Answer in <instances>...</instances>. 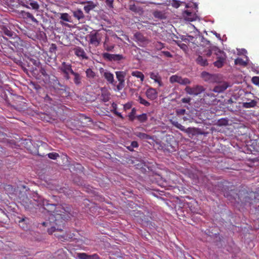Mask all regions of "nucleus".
<instances>
[{
	"label": "nucleus",
	"instance_id": "obj_1",
	"mask_svg": "<svg viewBox=\"0 0 259 259\" xmlns=\"http://www.w3.org/2000/svg\"><path fill=\"white\" fill-rule=\"evenodd\" d=\"M41 205L46 210L50 212L49 220L42 223L44 226L47 227L49 225L51 226L48 230L49 234H52L55 230L62 231L65 222L63 218V215L60 213L62 212L60 210L62 207L60 205L50 203L49 200L47 199L42 200Z\"/></svg>",
	"mask_w": 259,
	"mask_h": 259
},
{
	"label": "nucleus",
	"instance_id": "obj_2",
	"mask_svg": "<svg viewBox=\"0 0 259 259\" xmlns=\"http://www.w3.org/2000/svg\"><path fill=\"white\" fill-rule=\"evenodd\" d=\"M224 195L228 200L235 202L238 204L244 206H251L254 205L255 206L259 203V191L257 192H248L245 189L234 191L231 189L230 191H224Z\"/></svg>",
	"mask_w": 259,
	"mask_h": 259
},
{
	"label": "nucleus",
	"instance_id": "obj_3",
	"mask_svg": "<svg viewBox=\"0 0 259 259\" xmlns=\"http://www.w3.org/2000/svg\"><path fill=\"white\" fill-rule=\"evenodd\" d=\"M212 55V51L210 49L205 50L203 54L199 55L195 60L196 63L201 66H208L207 58Z\"/></svg>",
	"mask_w": 259,
	"mask_h": 259
},
{
	"label": "nucleus",
	"instance_id": "obj_4",
	"mask_svg": "<svg viewBox=\"0 0 259 259\" xmlns=\"http://www.w3.org/2000/svg\"><path fill=\"white\" fill-rule=\"evenodd\" d=\"M215 54L217 55V60L213 62V65L218 68H222L226 61V55L224 52L221 50H219L215 53Z\"/></svg>",
	"mask_w": 259,
	"mask_h": 259
},
{
	"label": "nucleus",
	"instance_id": "obj_5",
	"mask_svg": "<svg viewBox=\"0 0 259 259\" xmlns=\"http://www.w3.org/2000/svg\"><path fill=\"white\" fill-rule=\"evenodd\" d=\"M134 37L135 40L138 43L140 46L145 47L150 42V40L144 36L141 32H137L135 33Z\"/></svg>",
	"mask_w": 259,
	"mask_h": 259
},
{
	"label": "nucleus",
	"instance_id": "obj_6",
	"mask_svg": "<svg viewBox=\"0 0 259 259\" xmlns=\"http://www.w3.org/2000/svg\"><path fill=\"white\" fill-rule=\"evenodd\" d=\"M185 90L189 95L196 96L203 92L204 89L202 86L197 85L193 87L187 86Z\"/></svg>",
	"mask_w": 259,
	"mask_h": 259
},
{
	"label": "nucleus",
	"instance_id": "obj_7",
	"mask_svg": "<svg viewBox=\"0 0 259 259\" xmlns=\"http://www.w3.org/2000/svg\"><path fill=\"white\" fill-rule=\"evenodd\" d=\"M103 58L108 61H119L122 60L124 57L120 54H111L108 53L102 54Z\"/></svg>",
	"mask_w": 259,
	"mask_h": 259
},
{
	"label": "nucleus",
	"instance_id": "obj_8",
	"mask_svg": "<svg viewBox=\"0 0 259 259\" xmlns=\"http://www.w3.org/2000/svg\"><path fill=\"white\" fill-rule=\"evenodd\" d=\"M99 34L98 33L97 31H92L89 35V42L91 44L97 47L98 46L100 42L101 39L99 37Z\"/></svg>",
	"mask_w": 259,
	"mask_h": 259
},
{
	"label": "nucleus",
	"instance_id": "obj_9",
	"mask_svg": "<svg viewBox=\"0 0 259 259\" xmlns=\"http://www.w3.org/2000/svg\"><path fill=\"white\" fill-rule=\"evenodd\" d=\"M74 54L81 60H88L89 57L84 49L80 47H75L73 49Z\"/></svg>",
	"mask_w": 259,
	"mask_h": 259
},
{
	"label": "nucleus",
	"instance_id": "obj_10",
	"mask_svg": "<svg viewBox=\"0 0 259 259\" xmlns=\"http://www.w3.org/2000/svg\"><path fill=\"white\" fill-rule=\"evenodd\" d=\"M229 86V83L227 82H221L214 87L212 91L215 93H221L225 91Z\"/></svg>",
	"mask_w": 259,
	"mask_h": 259
},
{
	"label": "nucleus",
	"instance_id": "obj_11",
	"mask_svg": "<svg viewBox=\"0 0 259 259\" xmlns=\"http://www.w3.org/2000/svg\"><path fill=\"white\" fill-rule=\"evenodd\" d=\"M80 4H87L83 7V10L85 13L89 14L91 10H94L97 6V5L93 1H84L80 3Z\"/></svg>",
	"mask_w": 259,
	"mask_h": 259
},
{
	"label": "nucleus",
	"instance_id": "obj_12",
	"mask_svg": "<svg viewBox=\"0 0 259 259\" xmlns=\"http://www.w3.org/2000/svg\"><path fill=\"white\" fill-rule=\"evenodd\" d=\"M201 77L203 79L209 82H213L217 81V76L216 74H210L207 72L203 71L201 73Z\"/></svg>",
	"mask_w": 259,
	"mask_h": 259
},
{
	"label": "nucleus",
	"instance_id": "obj_13",
	"mask_svg": "<svg viewBox=\"0 0 259 259\" xmlns=\"http://www.w3.org/2000/svg\"><path fill=\"white\" fill-rule=\"evenodd\" d=\"M59 69L63 73H70V74L74 71L72 68L71 64L63 62L61 65L59 67Z\"/></svg>",
	"mask_w": 259,
	"mask_h": 259
},
{
	"label": "nucleus",
	"instance_id": "obj_14",
	"mask_svg": "<svg viewBox=\"0 0 259 259\" xmlns=\"http://www.w3.org/2000/svg\"><path fill=\"white\" fill-rule=\"evenodd\" d=\"M149 76L151 79L153 80L155 82H156L158 84L159 87L163 86L161 77L159 75L158 72L157 71L150 72Z\"/></svg>",
	"mask_w": 259,
	"mask_h": 259
},
{
	"label": "nucleus",
	"instance_id": "obj_15",
	"mask_svg": "<svg viewBox=\"0 0 259 259\" xmlns=\"http://www.w3.org/2000/svg\"><path fill=\"white\" fill-rule=\"evenodd\" d=\"M146 95L149 99L154 100L157 98L158 92L155 89L150 88L147 90Z\"/></svg>",
	"mask_w": 259,
	"mask_h": 259
},
{
	"label": "nucleus",
	"instance_id": "obj_16",
	"mask_svg": "<svg viewBox=\"0 0 259 259\" xmlns=\"http://www.w3.org/2000/svg\"><path fill=\"white\" fill-rule=\"evenodd\" d=\"M26 3L27 5H24V6L28 9L31 8L33 10L37 11L39 9V5L38 3L33 0H28L26 1Z\"/></svg>",
	"mask_w": 259,
	"mask_h": 259
},
{
	"label": "nucleus",
	"instance_id": "obj_17",
	"mask_svg": "<svg viewBox=\"0 0 259 259\" xmlns=\"http://www.w3.org/2000/svg\"><path fill=\"white\" fill-rule=\"evenodd\" d=\"M71 75H73V82L76 85H79L81 83V76L80 74L77 72H75L74 71L71 74Z\"/></svg>",
	"mask_w": 259,
	"mask_h": 259
},
{
	"label": "nucleus",
	"instance_id": "obj_18",
	"mask_svg": "<svg viewBox=\"0 0 259 259\" xmlns=\"http://www.w3.org/2000/svg\"><path fill=\"white\" fill-rule=\"evenodd\" d=\"M183 15L185 19L189 21H193L195 20V15L188 10L184 11Z\"/></svg>",
	"mask_w": 259,
	"mask_h": 259
},
{
	"label": "nucleus",
	"instance_id": "obj_19",
	"mask_svg": "<svg viewBox=\"0 0 259 259\" xmlns=\"http://www.w3.org/2000/svg\"><path fill=\"white\" fill-rule=\"evenodd\" d=\"M103 76L109 83L114 84V75L112 73L110 72L106 71L104 73Z\"/></svg>",
	"mask_w": 259,
	"mask_h": 259
},
{
	"label": "nucleus",
	"instance_id": "obj_20",
	"mask_svg": "<svg viewBox=\"0 0 259 259\" xmlns=\"http://www.w3.org/2000/svg\"><path fill=\"white\" fill-rule=\"evenodd\" d=\"M131 75L133 76L137 77V78H139L141 82H143V81L144 80V78H145L144 75L141 71H137V70L133 71L131 72Z\"/></svg>",
	"mask_w": 259,
	"mask_h": 259
},
{
	"label": "nucleus",
	"instance_id": "obj_21",
	"mask_svg": "<svg viewBox=\"0 0 259 259\" xmlns=\"http://www.w3.org/2000/svg\"><path fill=\"white\" fill-rule=\"evenodd\" d=\"M73 16L77 20H80L84 18V15L83 12L80 9H77L73 12Z\"/></svg>",
	"mask_w": 259,
	"mask_h": 259
},
{
	"label": "nucleus",
	"instance_id": "obj_22",
	"mask_svg": "<svg viewBox=\"0 0 259 259\" xmlns=\"http://www.w3.org/2000/svg\"><path fill=\"white\" fill-rule=\"evenodd\" d=\"M135 135L141 140H152V139H153L152 137L151 136H150L147 134L144 133L136 132L135 133Z\"/></svg>",
	"mask_w": 259,
	"mask_h": 259
},
{
	"label": "nucleus",
	"instance_id": "obj_23",
	"mask_svg": "<svg viewBox=\"0 0 259 259\" xmlns=\"http://www.w3.org/2000/svg\"><path fill=\"white\" fill-rule=\"evenodd\" d=\"M23 16L24 18L27 19H30L31 20L32 22L37 23L38 21L36 20V19L33 16V15L28 12H24L23 13Z\"/></svg>",
	"mask_w": 259,
	"mask_h": 259
},
{
	"label": "nucleus",
	"instance_id": "obj_24",
	"mask_svg": "<svg viewBox=\"0 0 259 259\" xmlns=\"http://www.w3.org/2000/svg\"><path fill=\"white\" fill-rule=\"evenodd\" d=\"M153 15L155 18L159 19H165L166 18L165 13L158 10L153 12Z\"/></svg>",
	"mask_w": 259,
	"mask_h": 259
},
{
	"label": "nucleus",
	"instance_id": "obj_25",
	"mask_svg": "<svg viewBox=\"0 0 259 259\" xmlns=\"http://www.w3.org/2000/svg\"><path fill=\"white\" fill-rule=\"evenodd\" d=\"M116 78L119 82H125L124 77L125 73L123 71H116L115 72Z\"/></svg>",
	"mask_w": 259,
	"mask_h": 259
},
{
	"label": "nucleus",
	"instance_id": "obj_26",
	"mask_svg": "<svg viewBox=\"0 0 259 259\" xmlns=\"http://www.w3.org/2000/svg\"><path fill=\"white\" fill-rule=\"evenodd\" d=\"M74 235L72 234H65L63 235H60L59 236V239L61 241H64L65 240H71L73 239Z\"/></svg>",
	"mask_w": 259,
	"mask_h": 259
},
{
	"label": "nucleus",
	"instance_id": "obj_27",
	"mask_svg": "<svg viewBox=\"0 0 259 259\" xmlns=\"http://www.w3.org/2000/svg\"><path fill=\"white\" fill-rule=\"evenodd\" d=\"M15 106V108L19 111L23 110L27 107L26 103L23 101H21L19 103L16 102V105Z\"/></svg>",
	"mask_w": 259,
	"mask_h": 259
},
{
	"label": "nucleus",
	"instance_id": "obj_28",
	"mask_svg": "<svg viewBox=\"0 0 259 259\" xmlns=\"http://www.w3.org/2000/svg\"><path fill=\"white\" fill-rule=\"evenodd\" d=\"M257 102L254 100L249 102L243 103V107L246 108L254 107L256 106Z\"/></svg>",
	"mask_w": 259,
	"mask_h": 259
},
{
	"label": "nucleus",
	"instance_id": "obj_29",
	"mask_svg": "<svg viewBox=\"0 0 259 259\" xmlns=\"http://www.w3.org/2000/svg\"><path fill=\"white\" fill-rule=\"evenodd\" d=\"M153 47L157 51L161 50L165 47V44L160 41L154 42L153 43Z\"/></svg>",
	"mask_w": 259,
	"mask_h": 259
},
{
	"label": "nucleus",
	"instance_id": "obj_30",
	"mask_svg": "<svg viewBox=\"0 0 259 259\" xmlns=\"http://www.w3.org/2000/svg\"><path fill=\"white\" fill-rule=\"evenodd\" d=\"M87 77L90 78H93L96 76L95 72L92 69L88 68L85 71Z\"/></svg>",
	"mask_w": 259,
	"mask_h": 259
},
{
	"label": "nucleus",
	"instance_id": "obj_31",
	"mask_svg": "<svg viewBox=\"0 0 259 259\" xmlns=\"http://www.w3.org/2000/svg\"><path fill=\"white\" fill-rule=\"evenodd\" d=\"M137 101L141 104L148 107L150 105V103L146 101L145 99H143L141 96H139L138 97Z\"/></svg>",
	"mask_w": 259,
	"mask_h": 259
},
{
	"label": "nucleus",
	"instance_id": "obj_32",
	"mask_svg": "<svg viewBox=\"0 0 259 259\" xmlns=\"http://www.w3.org/2000/svg\"><path fill=\"white\" fill-rule=\"evenodd\" d=\"M235 63L236 65H239L243 66H246L247 63L241 58H237L235 60Z\"/></svg>",
	"mask_w": 259,
	"mask_h": 259
},
{
	"label": "nucleus",
	"instance_id": "obj_33",
	"mask_svg": "<svg viewBox=\"0 0 259 259\" xmlns=\"http://www.w3.org/2000/svg\"><path fill=\"white\" fill-rule=\"evenodd\" d=\"M103 47L104 49L108 52H112L114 48V45H109L106 42L104 43Z\"/></svg>",
	"mask_w": 259,
	"mask_h": 259
},
{
	"label": "nucleus",
	"instance_id": "obj_34",
	"mask_svg": "<svg viewBox=\"0 0 259 259\" xmlns=\"http://www.w3.org/2000/svg\"><path fill=\"white\" fill-rule=\"evenodd\" d=\"M172 125L176 127L179 128L181 131L184 132L185 131V127L181 124L179 123L178 121H172Z\"/></svg>",
	"mask_w": 259,
	"mask_h": 259
},
{
	"label": "nucleus",
	"instance_id": "obj_35",
	"mask_svg": "<svg viewBox=\"0 0 259 259\" xmlns=\"http://www.w3.org/2000/svg\"><path fill=\"white\" fill-rule=\"evenodd\" d=\"M138 120L140 122H144L147 120V116L145 113H143L141 115H139L137 116Z\"/></svg>",
	"mask_w": 259,
	"mask_h": 259
},
{
	"label": "nucleus",
	"instance_id": "obj_36",
	"mask_svg": "<svg viewBox=\"0 0 259 259\" xmlns=\"http://www.w3.org/2000/svg\"><path fill=\"white\" fill-rule=\"evenodd\" d=\"M70 16L68 13H65L61 14L60 19L65 21L70 22Z\"/></svg>",
	"mask_w": 259,
	"mask_h": 259
},
{
	"label": "nucleus",
	"instance_id": "obj_37",
	"mask_svg": "<svg viewBox=\"0 0 259 259\" xmlns=\"http://www.w3.org/2000/svg\"><path fill=\"white\" fill-rule=\"evenodd\" d=\"M179 80L180 81H179L178 83L181 84H183V85H186L188 84H190L191 82L190 80L188 78H182V77H180Z\"/></svg>",
	"mask_w": 259,
	"mask_h": 259
},
{
	"label": "nucleus",
	"instance_id": "obj_38",
	"mask_svg": "<svg viewBox=\"0 0 259 259\" xmlns=\"http://www.w3.org/2000/svg\"><path fill=\"white\" fill-rule=\"evenodd\" d=\"M2 30H3L4 33L6 35H7L9 37H12L13 36V32L12 31H11L10 30L8 29L6 27H3Z\"/></svg>",
	"mask_w": 259,
	"mask_h": 259
},
{
	"label": "nucleus",
	"instance_id": "obj_39",
	"mask_svg": "<svg viewBox=\"0 0 259 259\" xmlns=\"http://www.w3.org/2000/svg\"><path fill=\"white\" fill-rule=\"evenodd\" d=\"M218 124L220 126H226L228 124V120L225 118H222L218 121Z\"/></svg>",
	"mask_w": 259,
	"mask_h": 259
},
{
	"label": "nucleus",
	"instance_id": "obj_40",
	"mask_svg": "<svg viewBox=\"0 0 259 259\" xmlns=\"http://www.w3.org/2000/svg\"><path fill=\"white\" fill-rule=\"evenodd\" d=\"M180 77H181V76H178L176 75H172L169 78V81L171 83H175V82L178 83L179 81H180L179 79H180Z\"/></svg>",
	"mask_w": 259,
	"mask_h": 259
},
{
	"label": "nucleus",
	"instance_id": "obj_41",
	"mask_svg": "<svg viewBox=\"0 0 259 259\" xmlns=\"http://www.w3.org/2000/svg\"><path fill=\"white\" fill-rule=\"evenodd\" d=\"M48 156L50 159H53V160H55L58 157H59V155L57 153L52 152V153H50L48 154Z\"/></svg>",
	"mask_w": 259,
	"mask_h": 259
},
{
	"label": "nucleus",
	"instance_id": "obj_42",
	"mask_svg": "<svg viewBox=\"0 0 259 259\" xmlns=\"http://www.w3.org/2000/svg\"><path fill=\"white\" fill-rule=\"evenodd\" d=\"M77 256L79 259H90L89 258V255H88L85 253H78L77 254Z\"/></svg>",
	"mask_w": 259,
	"mask_h": 259
},
{
	"label": "nucleus",
	"instance_id": "obj_43",
	"mask_svg": "<svg viewBox=\"0 0 259 259\" xmlns=\"http://www.w3.org/2000/svg\"><path fill=\"white\" fill-rule=\"evenodd\" d=\"M124 85L125 82H119L118 84L116 85V89L115 90L118 92L122 90L124 88Z\"/></svg>",
	"mask_w": 259,
	"mask_h": 259
},
{
	"label": "nucleus",
	"instance_id": "obj_44",
	"mask_svg": "<svg viewBox=\"0 0 259 259\" xmlns=\"http://www.w3.org/2000/svg\"><path fill=\"white\" fill-rule=\"evenodd\" d=\"M25 221V219H22L19 222V225L20 227H21L23 229L25 230L28 228L27 225L24 224V222Z\"/></svg>",
	"mask_w": 259,
	"mask_h": 259
},
{
	"label": "nucleus",
	"instance_id": "obj_45",
	"mask_svg": "<svg viewBox=\"0 0 259 259\" xmlns=\"http://www.w3.org/2000/svg\"><path fill=\"white\" fill-rule=\"evenodd\" d=\"M176 43L183 50L186 51L187 50L188 47L186 44L182 43L179 41H177Z\"/></svg>",
	"mask_w": 259,
	"mask_h": 259
},
{
	"label": "nucleus",
	"instance_id": "obj_46",
	"mask_svg": "<svg viewBox=\"0 0 259 259\" xmlns=\"http://www.w3.org/2000/svg\"><path fill=\"white\" fill-rule=\"evenodd\" d=\"M171 6L175 8H178L180 6V2L177 0H172L171 2Z\"/></svg>",
	"mask_w": 259,
	"mask_h": 259
},
{
	"label": "nucleus",
	"instance_id": "obj_47",
	"mask_svg": "<svg viewBox=\"0 0 259 259\" xmlns=\"http://www.w3.org/2000/svg\"><path fill=\"white\" fill-rule=\"evenodd\" d=\"M101 97L102 101H103L104 102L108 101L110 99L109 95L108 94H102Z\"/></svg>",
	"mask_w": 259,
	"mask_h": 259
},
{
	"label": "nucleus",
	"instance_id": "obj_48",
	"mask_svg": "<svg viewBox=\"0 0 259 259\" xmlns=\"http://www.w3.org/2000/svg\"><path fill=\"white\" fill-rule=\"evenodd\" d=\"M252 82L253 84L259 85V77L258 76H254L252 78Z\"/></svg>",
	"mask_w": 259,
	"mask_h": 259
},
{
	"label": "nucleus",
	"instance_id": "obj_49",
	"mask_svg": "<svg viewBox=\"0 0 259 259\" xmlns=\"http://www.w3.org/2000/svg\"><path fill=\"white\" fill-rule=\"evenodd\" d=\"M114 0H106L105 3L109 8H113Z\"/></svg>",
	"mask_w": 259,
	"mask_h": 259
},
{
	"label": "nucleus",
	"instance_id": "obj_50",
	"mask_svg": "<svg viewBox=\"0 0 259 259\" xmlns=\"http://www.w3.org/2000/svg\"><path fill=\"white\" fill-rule=\"evenodd\" d=\"M30 61L33 63L34 65L35 66L38 67L39 65L40 64V62H39V60H35V59H31Z\"/></svg>",
	"mask_w": 259,
	"mask_h": 259
},
{
	"label": "nucleus",
	"instance_id": "obj_51",
	"mask_svg": "<svg viewBox=\"0 0 259 259\" xmlns=\"http://www.w3.org/2000/svg\"><path fill=\"white\" fill-rule=\"evenodd\" d=\"M177 114L178 115H184L186 112V110L184 109H178L176 111Z\"/></svg>",
	"mask_w": 259,
	"mask_h": 259
},
{
	"label": "nucleus",
	"instance_id": "obj_52",
	"mask_svg": "<svg viewBox=\"0 0 259 259\" xmlns=\"http://www.w3.org/2000/svg\"><path fill=\"white\" fill-rule=\"evenodd\" d=\"M161 53L163 54L166 57L171 58L172 57V55L168 51H162Z\"/></svg>",
	"mask_w": 259,
	"mask_h": 259
},
{
	"label": "nucleus",
	"instance_id": "obj_53",
	"mask_svg": "<svg viewBox=\"0 0 259 259\" xmlns=\"http://www.w3.org/2000/svg\"><path fill=\"white\" fill-rule=\"evenodd\" d=\"M40 73H41L43 76H48V74H47V72H46V69H45L44 68L42 67H40Z\"/></svg>",
	"mask_w": 259,
	"mask_h": 259
},
{
	"label": "nucleus",
	"instance_id": "obj_54",
	"mask_svg": "<svg viewBox=\"0 0 259 259\" xmlns=\"http://www.w3.org/2000/svg\"><path fill=\"white\" fill-rule=\"evenodd\" d=\"M190 98H182L181 100V101L184 103H188L190 102Z\"/></svg>",
	"mask_w": 259,
	"mask_h": 259
},
{
	"label": "nucleus",
	"instance_id": "obj_55",
	"mask_svg": "<svg viewBox=\"0 0 259 259\" xmlns=\"http://www.w3.org/2000/svg\"><path fill=\"white\" fill-rule=\"evenodd\" d=\"M112 112H113L115 115H116L118 117H120V118H121V119L123 118L121 114L120 113L118 112L117 111H112Z\"/></svg>",
	"mask_w": 259,
	"mask_h": 259
},
{
	"label": "nucleus",
	"instance_id": "obj_56",
	"mask_svg": "<svg viewBox=\"0 0 259 259\" xmlns=\"http://www.w3.org/2000/svg\"><path fill=\"white\" fill-rule=\"evenodd\" d=\"M131 145L134 148H137L139 146V144L137 141L132 142Z\"/></svg>",
	"mask_w": 259,
	"mask_h": 259
},
{
	"label": "nucleus",
	"instance_id": "obj_57",
	"mask_svg": "<svg viewBox=\"0 0 259 259\" xmlns=\"http://www.w3.org/2000/svg\"><path fill=\"white\" fill-rule=\"evenodd\" d=\"M89 258L90 259H98L99 258V255L97 254H94L93 255H89Z\"/></svg>",
	"mask_w": 259,
	"mask_h": 259
},
{
	"label": "nucleus",
	"instance_id": "obj_58",
	"mask_svg": "<svg viewBox=\"0 0 259 259\" xmlns=\"http://www.w3.org/2000/svg\"><path fill=\"white\" fill-rule=\"evenodd\" d=\"M193 130V128L188 127V128H185V131H184V132L187 134H190L192 132Z\"/></svg>",
	"mask_w": 259,
	"mask_h": 259
},
{
	"label": "nucleus",
	"instance_id": "obj_59",
	"mask_svg": "<svg viewBox=\"0 0 259 259\" xmlns=\"http://www.w3.org/2000/svg\"><path fill=\"white\" fill-rule=\"evenodd\" d=\"M70 73H63L64 78L66 80H69L70 79Z\"/></svg>",
	"mask_w": 259,
	"mask_h": 259
},
{
	"label": "nucleus",
	"instance_id": "obj_60",
	"mask_svg": "<svg viewBox=\"0 0 259 259\" xmlns=\"http://www.w3.org/2000/svg\"><path fill=\"white\" fill-rule=\"evenodd\" d=\"M135 113V109H134V108H133V109H132V112H131L130 115H129L130 118L132 120H133V118H132V116H133L134 115Z\"/></svg>",
	"mask_w": 259,
	"mask_h": 259
},
{
	"label": "nucleus",
	"instance_id": "obj_61",
	"mask_svg": "<svg viewBox=\"0 0 259 259\" xmlns=\"http://www.w3.org/2000/svg\"><path fill=\"white\" fill-rule=\"evenodd\" d=\"M45 100L46 101V102H48L51 101L52 100L51 98L48 95H47L45 98Z\"/></svg>",
	"mask_w": 259,
	"mask_h": 259
},
{
	"label": "nucleus",
	"instance_id": "obj_62",
	"mask_svg": "<svg viewBox=\"0 0 259 259\" xmlns=\"http://www.w3.org/2000/svg\"><path fill=\"white\" fill-rule=\"evenodd\" d=\"M112 106L113 107V110L112 111H117V105L115 103H113Z\"/></svg>",
	"mask_w": 259,
	"mask_h": 259
},
{
	"label": "nucleus",
	"instance_id": "obj_63",
	"mask_svg": "<svg viewBox=\"0 0 259 259\" xmlns=\"http://www.w3.org/2000/svg\"><path fill=\"white\" fill-rule=\"evenodd\" d=\"M234 102V101H233V99L230 98L229 99H228L227 101H226V104H232Z\"/></svg>",
	"mask_w": 259,
	"mask_h": 259
},
{
	"label": "nucleus",
	"instance_id": "obj_64",
	"mask_svg": "<svg viewBox=\"0 0 259 259\" xmlns=\"http://www.w3.org/2000/svg\"><path fill=\"white\" fill-rule=\"evenodd\" d=\"M127 149L128 150H129L130 151H134V149H133L134 148H133V147L131 145L129 146H127Z\"/></svg>",
	"mask_w": 259,
	"mask_h": 259
}]
</instances>
